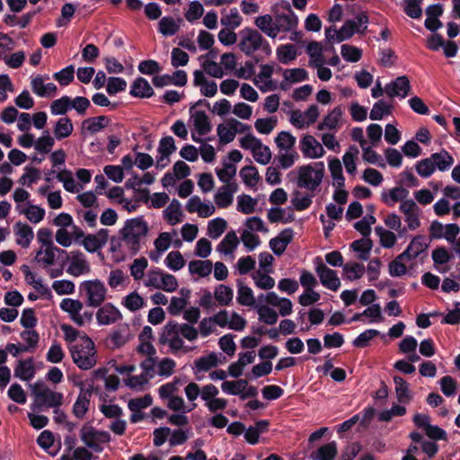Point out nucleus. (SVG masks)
<instances>
[{"instance_id": "0eeeda50", "label": "nucleus", "mask_w": 460, "mask_h": 460, "mask_svg": "<svg viewBox=\"0 0 460 460\" xmlns=\"http://www.w3.org/2000/svg\"><path fill=\"white\" fill-rule=\"evenodd\" d=\"M239 49L247 56L261 49L270 54V47L263 36L256 30L245 28L240 31Z\"/></svg>"}, {"instance_id": "a18cd8bd", "label": "nucleus", "mask_w": 460, "mask_h": 460, "mask_svg": "<svg viewBox=\"0 0 460 460\" xmlns=\"http://www.w3.org/2000/svg\"><path fill=\"white\" fill-rule=\"evenodd\" d=\"M430 158L435 164V169L440 172L448 171L454 164L453 156L445 149L430 155Z\"/></svg>"}, {"instance_id": "8fccbe9b", "label": "nucleus", "mask_w": 460, "mask_h": 460, "mask_svg": "<svg viewBox=\"0 0 460 460\" xmlns=\"http://www.w3.org/2000/svg\"><path fill=\"white\" fill-rule=\"evenodd\" d=\"M164 217L172 226L181 222L183 219V213L181 210V203L178 200L173 199L164 210Z\"/></svg>"}, {"instance_id": "a19ab883", "label": "nucleus", "mask_w": 460, "mask_h": 460, "mask_svg": "<svg viewBox=\"0 0 460 460\" xmlns=\"http://www.w3.org/2000/svg\"><path fill=\"white\" fill-rule=\"evenodd\" d=\"M409 190L403 187H394L384 190L381 194L382 201L388 207H394L397 202H402L408 198Z\"/></svg>"}, {"instance_id": "4c0bfd02", "label": "nucleus", "mask_w": 460, "mask_h": 460, "mask_svg": "<svg viewBox=\"0 0 460 460\" xmlns=\"http://www.w3.org/2000/svg\"><path fill=\"white\" fill-rule=\"evenodd\" d=\"M185 383V377L174 376L171 382L164 384L158 388L159 397L164 401H167L168 399L178 394L180 392V387Z\"/></svg>"}, {"instance_id": "ea45409f", "label": "nucleus", "mask_w": 460, "mask_h": 460, "mask_svg": "<svg viewBox=\"0 0 460 460\" xmlns=\"http://www.w3.org/2000/svg\"><path fill=\"white\" fill-rule=\"evenodd\" d=\"M267 217L271 223H290L295 219L293 209L290 207H275L268 210Z\"/></svg>"}, {"instance_id": "2eb2a0df", "label": "nucleus", "mask_w": 460, "mask_h": 460, "mask_svg": "<svg viewBox=\"0 0 460 460\" xmlns=\"http://www.w3.org/2000/svg\"><path fill=\"white\" fill-rule=\"evenodd\" d=\"M315 272L321 284L327 289L337 291L341 288V280L335 270L328 268L320 257L314 259Z\"/></svg>"}, {"instance_id": "dca6fc26", "label": "nucleus", "mask_w": 460, "mask_h": 460, "mask_svg": "<svg viewBox=\"0 0 460 460\" xmlns=\"http://www.w3.org/2000/svg\"><path fill=\"white\" fill-rule=\"evenodd\" d=\"M221 391L228 395H239L243 400L257 395V389L249 386L245 379L224 381L221 384Z\"/></svg>"}, {"instance_id": "b1692460", "label": "nucleus", "mask_w": 460, "mask_h": 460, "mask_svg": "<svg viewBox=\"0 0 460 460\" xmlns=\"http://www.w3.org/2000/svg\"><path fill=\"white\" fill-rule=\"evenodd\" d=\"M122 318L118 307L111 303L101 306L96 312V321L99 325H111Z\"/></svg>"}, {"instance_id": "69168bd1", "label": "nucleus", "mask_w": 460, "mask_h": 460, "mask_svg": "<svg viewBox=\"0 0 460 460\" xmlns=\"http://www.w3.org/2000/svg\"><path fill=\"white\" fill-rule=\"evenodd\" d=\"M393 106L384 100H379L374 103L369 118L372 120H380L385 116H388L392 113Z\"/></svg>"}, {"instance_id": "f8f14e48", "label": "nucleus", "mask_w": 460, "mask_h": 460, "mask_svg": "<svg viewBox=\"0 0 460 460\" xmlns=\"http://www.w3.org/2000/svg\"><path fill=\"white\" fill-rule=\"evenodd\" d=\"M60 309L67 313L71 320L79 326L90 323L93 319V313L89 311H84V305L81 301L73 298H64L60 302Z\"/></svg>"}, {"instance_id": "c756f323", "label": "nucleus", "mask_w": 460, "mask_h": 460, "mask_svg": "<svg viewBox=\"0 0 460 460\" xmlns=\"http://www.w3.org/2000/svg\"><path fill=\"white\" fill-rule=\"evenodd\" d=\"M221 363V356L217 352H210L208 355L197 358L193 364L195 375L205 373L217 367Z\"/></svg>"}, {"instance_id": "412c9836", "label": "nucleus", "mask_w": 460, "mask_h": 460, "mask_svg": "<svg viewBox=\"0 0 460 460\" xmlns=\"http://www.w3.org/2000/svg\"><path fill=\"white\" fill-rule=\"evenodd\" d=\"M343 112L341 106L334 107L323 118L322 121L317 126V129L319 131L337 132L341 127Z\"/></svg>"}, {"instance_id": "f3484780", "label": "nucleus", "mask_w": 460, "mask_h": 460, "mask_svg": "<svg viewBox=\"0 0 460 460\" xmlns=\"http://www.w3.org/2000/svg\"><path fill=\"white\" fill-rule=\"evenodd\" d=\"M368 17L360 13L353 19L347 20L340 29V40H347L356 33H363L367 27Z\"/></svg>"}, {"instance_id": "7c9ffc66", "label": "nucleus", "mask_w": 460, "mask_h": 460, "mask_svg": "<svg viewBox=\"0 0 460 460\" xmlns=\"http://www.w3.org/2000/svg\"><path fill=\"white\" fill-rule=\"evenodd\" d=\"M13 234L16 243L22 248H28L34 238L32 228L26 223L17 222L13 226Z\"/></svg>"}, {"instance_id": "5701e85b", "label": "nucleus", "mask_w": 460, "mask_h": 460, "mask_svg": "<svg viewBox=\"0 0 460 460\" xmlns=\"http://www.w3.org/2000/svg\"><path fill=\"white\" fill-rule=\"evenodd\" d=\"M22 270L26 283L31 286L40 294V297L47 299L52 297L51 289L44 283L42 278L31 271L28 266H23Z\"/></svg>"}, {"instance_id": "de8ad7c7", "label": "nucleus", "mask_w": 460, "mask_h": 460, "mask_svg": "<svg viewBox=\"0 0 460 460\" xmlns=\"http://www.w3.org/2000/svg\"><path fill=\"white\" fill-rule=\"evenodd\" d=\"M338 453L337 443L329 442L311 454L313 460H333Z\"/></svg>"}, {"instance_id": "aec40b11", "label": "nucleus", "mask_w": 460, "mask_h": 460, "mask_svg": "<svg viewBox=\"0 0 460 460\" xmlns=\"http://www.w3.org/2000/svg\"><path fill=\"white\" fill-rule=\"evenodd\" d=\"M64 253H66V251L57 246L40 247L36 252L35 261L43 269H49L55 264L57 257Z\"/></svg>"}, {"instance_id": "9b49d317", "label": "nucleus", "mask_w": 460, "mask_h": 460, "mask_svg": "<svg viewBox=\"0 0 460 460\" xmlns=\"http://www.w3.org/2000/svg\"><path fill=\"white\" fill-rule=\"evenodd\" d=\"M190 115L191 138L196 143H201L202 137L208 134L212 129L209 118L205 111L196 110L193 107L190 110Z\"/></svg>"}, {"instance_id": "4468645a", "label": "nucleus", "mask_w": 460, "mask_h": 460, "mask_svg": "<svg viewBox=\"0 0 460 460\" xmlns=\"http://www.w3.org/2000/svg\"><path fill=\"white\" fill-rule=\"evenodd\" d=\"M219 390L213 384H207L204 385L202 393V401L205 407L211 413H217L224 411L227 405L228 401L226 398L218 397Z\"/></svg>"}, {"instance_id": "6e6552de", "label": "nucleus", "mask_w": 460, "mask_h": 460, "mask_svg": "<svg viewBox=\"0 0 460 460\" xmlns=\"http://www.w3.org/2000/svg\"><path fill=\"white\" fill-rule=\"evenodd\" d=\"M146 288L161 289L165 292H174L179 284L177 279L158 268L152 269L144 279Z\"/></svg>"}, {"instance_id": "a211bd4d", "label": "nucleus", "mask_w": 460, "mask_h": 460, "mask_svg": "<svg viewBox=\"0 0 460 460\" xmlns=\"http://www.w3.org/2000/svg\"><path fill=\"white\" fill-rule=\"evenodd\" d=\"M460 228L456 224L443 225L438 221H433L429 226V234L432 239H446L449 243H455Z\"/></svg>"}, {"instance_id": "f704fd0d", "label": "nucleus", "mask_w": 460, "mask_h": 460, "mask_svg": "<svg viewBox=\"0 0 460 460\" xmlns=\"http://www.w3.org/2000/svg\"><path fill=\"white\" fill-rule=\"evenodd\" d=\"M292 238L293 230L290 228L285 229L270 241V247L276 255L279 256L286 251Z\"/></svg>"}, {"instance_id": "c9c22d12", "label": "nucleus", "mask_w": 460, "mask_h": 460, "mask_svg": "<svg viewBox=\"0 0 460 460\" xmlns=\"http://www.w3.org/2000/svg\"><path fill=\"white\" fill-rule=\"evenodd\" d=\"M176 150L174 139L172 137H163L158 146L159 156L156 160V166L163 167L168 162L170 155Z\"/></svg>"}, {"instance_id": "a878e982", "label": "nucleus", "mask_w": 460, "mask_h": 460, "mask_svg": "<svg viewBox=\"0 0 460 460\" xmlns=\"http://www.w3.org/2000/svg\"><path fill=\"white\" fill-rule=\"evenodd\" d=\"M274 67L265 64L261 66L259 74L254 77V84L263 93L272 91L276 84L272 81Z\"/></svg>"}, {"instance_id": "338daca9", "label": "nucleus", "mask_w": 460, "mask_h": 460, "mask_svg": "<svg viewBox=\"0 0 460 460\" xmlns=\"http://www.w3.org/2000/svg\"><path fill=\"white\" fill-rule=\"evenodd\" d=\"M41 176L40 169L32 166H25L23 173L20 177L18 182L26 187H31L34 183H37Z\"/></svg>"}, {"instance_id": "4be33fe9", "label": "nucleus", "mask_w": 460, "mask_h": 460, "mask_svg": "<svg viewBox=\"0 0 460 460\" xmlns=\"http://www.w3.org/2000/svg\"><path fill=\"white\" fill-rule=\"evenodd\" d=\"M45 79H49V75H40L31 76V87L32 92L40 98L54 96L57 93V86L53 83H45Z\"/></svg>"}, {"instance_id": "c03bdc74", "label": "nucleus", "mask_w": 460, "mask_h": 460, "mask_svg": "<svg viewBox=\"0 0 460 460\" xmlns=\"http://www.w3.org/2000/svg\"><path fill=\"white\" fill-rule=\"evenodd\" d=\"M129 93L134 97L149 98L154 94V90L146 79L137 77L133 82Z\"/></svg>"}, {"instance_id": "7ed1b4c3", "label": "nucleus", "mask_w": 460, "mask_h": 460, "mask_svg": "<svg viewBox=\"0 0 460 460\" xmlns=\"http://www.w3.org/2000/svg\"><path fill=\"white\" fill-rule=\"evenodd\" d=\"M148 230V224L142 217L126 220L123 227L119 230V246L127 255H136L139 252L141 243L147 235Z\"/></svg>"}, {"instance_id": "393cba45", "label": "nucleus", "mask_w": 460, "mask_h": 460, "mask_svg": "<svg viewBox=\"0 0 460 460\" xmlns=\"http://www.w3.org/2000/svg\"><path fill=\"white\" fill-rule=\"evenodd\" d=\"M411 90L410 81L407 76H398L394 81L387 84L385 87V94L390 97L404 99Z\"/></svg>"}, {"instance_id": "6e6d98bb", "label": "nucleus", "mask_w": 460, "mask_h": 460, "mask_svg": "<svg viewBox=\"0 0 460 460\" xmlns=\"http://www.w3.org/2000/svg\"><path fill=\"white\" fill-rule=\"evenodd\" d=\"M254 23L268 37L276 39L275 17L270 14L261 15L255 19Z\"/></svg>"}, {"instance_id": "3c124183", "label": "nucleus", "mask_w": 460, "mask_h": 460, "mask_svg": "<svg viewBox=\"0 0 460 460\" xmlns=\"http://www.w3.org/2000/svg\"><path fill=\"white\" fill-rule=\"evenodd\" d=\"M270 270H255L252 274V279L256 288L263 290H270L275 286V280L270 276Z\"/></svg>"}, {"instance_id": "f257e3e1", "label": "nucleus", "mask_w": 460, "mask_h": 460, "mask_svg": "<svg viewBox=\"0 0 460 460\" xmlns=\"http://www.w3.org/2000/svg\"><path fill=\"white\" fill-rule=\"evenodd\" d=\"M199 338L197 328L189 323L169 322L166 323L159 336V342L166 345L172 353H187L191 348L185 345L184 339L194 342Z\"/></svg>"}, {"instance_id": "cd10ccee", "label": "nucleus", "mask_w": 460, "mask_h": 460, "mask_svg": "<svg viewBox=\"0 0 460 460\" xmlns=\"http://www.w3.org/2000/svg\"><path fill=\"white\" fill-rule=\"evenodd\" d=\"M236 191V183L224 184L219 187L214 196L216 205L221 208L229 207L233 203L234 195Z\"/></svg>"}, {"instance_id": "20e7f679", "label": "nucleus", "mask_w": 460, "mask_h": 460, "mask_svg": "<svg viewBox=\"0 0 460 460\" xmlns=\"http://www.w3.org/2000/svg\"><path fill=\"white\" fill-rule=\"evenodd\" d=\"M69 350L74 363L79 368L86 370L95 366L94 343L87 335H83L76 343L71 344Z\"/></svg>"}, {"instance_id": "1a4fd4ad", "label": "nucleus", "mask_w": 460, "mask_h": 460, "mask_svg": "<svg viewBox=\"0 0 460 460\" xmlns=\"http://www.w3.org/2000/svg\"><path fill=\"white\" fill-rule=\"evenodd\" d=\"M79 290L82 296L86 299L89 306L98 307L106 298L107 288L100 279L84 280L79 285Z\"/></svg>"}, {"instance_id": "72a5a7b5", "label": "nucleus", "mask_w": 460, "mask_h": 460, "mask_svg": "<svg viewBox=\"0 0 460 460\" xmlns=\"http://www.w3.org/2000/svg\"><path fill=\"white\" fill-rule=\"evenodd\" d=\"M328 169L332 177V187H345V177L343 175V169L341 160L336 157H329Z\"/></svg>"}, {"instance_id": "ddd939ff", "label": "nucleus", "mask_w": 460, "mask_h": 460, "mask_svg": "<svg viewBox=\"0 0 460 460\" xmlns=\"http://www.w3.org/2000/svg\"><path fill=\"white\" fill-rule=\"evenodd\" d=\"M320 111L317 105H310L305 111L294 110L289 112V122L295 128L303 129L315 123L319 118Z\"/></svg>"}, {"instance_id": "6ab92c4d", "label": "nucleus", "mask_w": 460, "mask_h": 460, "mask_svg": "<svg viewBox=\"0 0 460 460\" xmlns=\"http://www.w3.org/2000/svg\"><path fill=\"white\" fill-rule=\"evenodd\" d=\"M299 148L304 157L308 159L322 158L325 155L322 143L312 135H305L301 137Z\"/></svg>"}, {"instance_id": "49530a36", "label": "nucleus", "mask_w": 460, "mask_h": 460, "mask_svg": "<svg viewBox=\"0 0 460 460\" xmlns=\"http://www.w3.org/2000/svg\"><path fill=\"white\" fill-rule=\"evenodd\" d=\"M239 244V239L234 231L228 232L217 244V251L224 255H233Z\"/></svg>"}, {"instance_id": "0e129e2a", "label": "nucleus", "mask_w": 460, "mask_h": 460, "mask_svg": "<svg viewBox=\"0 0 460 460\" xmlns=\"http://www.w3.org/2000/svg\"><path fill=\"white\" fill-rule=\"evenodd\" d=\"M236 299L240 305L245 306H255L257 303L252 289L242 283H238Z\"/></svg>"}, {"instance_id": "09e8293b", "label": "nucleus", "mask_w": 460, "mask_h": 460, "mask_svg": "<svg viewBox=\"0 0 460 460\" xmlns=\"http://www.w3.org/2000/svg\"><path fill=\"white\" fill-rule=\"evenodd\" d=\"M242 22L243 18L240 15L237 8L234 7L231 8L229 11H222L220 22L226 28L235 30L241 25Z\"/></svg>"}, {"instance_id": "9d476101", "label": "nucleus", "mask_w": 460, "mask_h": 460, "mask_svg": "<svg viewBox=\"0 0 460 460\" xmlns=\"http://www.w3.org/2000/svg\"><path fill=\"white\" fill-rule=\"evenodd\" d=\"M65 254L66 255V271L68 275L79 278L91 273V264L84 252L75 250L66 252Z\"/></svg>"}, {"instance_id": "e433bc0d", "label": "nucleus", "mask_w": 460, "mask_h": 460, "mask_svg": "<svg viewBox=\"0 0 460 460\" xmlns=\"http://www.w3.org/2000/svg\"><path fill=\"white\" fill-rule=\"evenodd\" d=\"M188 270L191 276L203 279L211 274L213 263L209 260H193L188 263Z\"/></svg>"}, {"instance_id": "473e14b6", "label": "nucleus", "mask_w": 460, "mask_h": 460, "mask_svg": "<svg viewBox=\"0 0 460 460\" xmlns=\"http://www.w3.org/2000/svg\"><path fill=\"white\" fill-rule=\"evenodd\" d=\"M428 245L429 243L425 236L417 235L411 241L406 250L400 254V258L412 260L422 253L428 248Z\"/></svg>"}, {"instance_id": "58836bf2", "label": "nucleus", "mask_w": 460, "mask_h": 460, "mask_svg": "<svg viewBox=\"0 0 460 460\" xmlns=\"http://www.w3.org/2000/svg\"><path fill=\"white\" fill-rule=\"evenodd\" d=\"M182 20L181 18H173L172 16H164L158 22L157 31L164 37H172L178 33Z\"/></svg>"}, {"instance_id": "052dcab7", "label": "nucleus", "mask_w": 460, "mask_h": 460, "mask_svg": "<svg viewBox=\"0 0 460 460\" xmlns=\"http://www.w3.org/2000/svg\"><path fill=\"white\" fill-rule=\"evenodd\" d=\"M16 377L23 381H30L34 377L35 368L31 359L20 360L14 369Z\"/></svg>"}, {"instance_id": "f03ea898", "label": "nucleus", "mask_w": 460, "mask_h": 460, "mask_svg": "<svg viewBox=\"0 0 460 460\" xmlns=\"http://www.w3.org/2000/svg\"><path fill=\"white\" fill-rule=\"evenodd\" d=\"M273 307H278L281 316L290 315L293 312V304L290 299L279 296L275 292L270 291L261 294L257 297L255 309L259 321L272 325L278 322V313Z\"/></svg>"}, {"instance_id": "79ce46f5", "label": "nucleus", "mask_w": 460, "mask_h": 460, "mask_svg": "<svg viewBox=\"0 0 460 460\" xmlns=\"http://www.w3.org/2000/svg\"><path fill=\"white\" fill-rule=\"evenodd\" d=\"M16 209L20 214L24 215L31 223L35 225L41 222L46 215V211L43 208L30 203L25 207L18 205Z\"/></svg>"}, {"instance_id": "c85d7f7f", "label": "nucleus", "mask_w": 460, "mask_h": 460, "mask_svg": "<svg viewBox=\"0 0 460 460\" xmlns=\"http://www.w3.org/2000/svg\"><path fill=\"white\" fill-rule=\"evenodd\" d=\"M298 25V18L292 11L275 15L276 37L280 32L293 31Z\"/></svg>"}, {"instance_id": "bb28decb", "label": "nucleus", "mask_w": 460, "mask_h": 460, "mask_svg": "<svg viewBox=\"0 0 460 460\" xmlns=\"http://www.w3.org/2000/svg\"><path fill=\"white\" fill-rule=\"evenodd\" d=\"M186 209L190 213H197L201 217H208L215 211V206L210 202H203L199 197L192 196L186 204Z\"/></svg>"}, {"instance_id": "bf43d9fd", "label": "nucleus", "mask_w": 460, "mask_h": 460, "mask_svg": "<svg viewBox=\"0 0 460 460\" xmlns=\"http://www.w3.org/2000/svg\"><path fill=\"white\" fill-rule=\"evenodd\" d=\"M359 151L357 146H350L342 156V163L346 172L354 176L357 172L356 160L358 156Z\"/></svg>"}, {"instance_id": "2f4dec72", "label": "nucleus", "mask_w": 460, "mask_h": 460, "mask_svg": "<svg viewBox=\"0 0 460 460\" xmlns=\"http://www.w3.org/2000/svg\"><path fill=\"white\" fill-rule=\"evenodd\" d=\"M172 236L169 233H161L154 241L155 249L149 252V258L155 262H158L163 254L170 248Z\"/></svg>"}, {"instance_id": "13d9d810", "label": "nucleus", "mask_w": 460, "mask_h": 460, "mask_svg": "<svg viewBox=\"0 0 460 460\" xmlns=\"http://www.w3.org/2000/svg\"><path fill=\"white\" fill-rule=\"evenodd\" d=\"M213 294L220 306H228L232 304L234 292L230 287L220 284L215 288Z\"/></svg>"}, {"instance_id": "603ef678", "label": "nucleus", "mask_w": 460, "mask_h": 460, "mask_svg": "<svg viewBox=\"0 0 460 460\" xmlns=\"http://www.w3.org/2000/svg\"><path fill=\"white\" fill-rule=\"evenodd\" d=\"M276 55L281 64H289L297 57V48L291 43L283 44L277 48Z\"/></svg>"}, {"instance_id": "37998d69", "label": "nucleus", "mask_w": 460, "mask_h": 460, "mask_svg": "<svg viewBox=\"0 0 460 460\" xmlns=\"http://www.w3.org/2000/svg\"><path fill=\"white\" fill-rule=\"evenodd\" d=\"M73 131L74 125L72 120L67 117H61L56 121L53 127V137L57 140H62L69 137Z\"/></svg>"}, {"instance_id": "5fc2aeb1", "label": "nucleus", "mask_w": 460, "mask_h": 460, "mask_svg": "<svg viewBox=\"0 0 460 460\" xmlns=\"http://www.w3.org/2000/svg\"><path fill=\"white\" fill-rule=\"evenodd\" d=\"M366 271L364 264L358 262H347L342 267V277L350 281L360 279Z\"/></svg>"}, {"instance_id": "680f3d73", "label": "nucleus", "mask_w": 460, "mask_h": 460, "mask_svg": "<svg viewBox=\"0 0 460 460\" xmlns=\"http://www.w3.org/2000/svg\"><path fill=\"white\" fill-rule=\"evenodd\" d=\"M109 123V119L105 116H98L86 119L83 121V129L88 133L93 134L101 131Z\"/></svg>"}, {"instance_id": "39448f33", "label": "nucleus", "mask_w": 460, "mask_h": 460, "mask_svg": "<svg viewBox=\"0 0 460 460\" xmlns=\"http://www.w3.org/2000/svg\"><path fill=\"white\" fill-rule=\"evenodd\" d=\"M325 172L323 162L311 163L297 170V185L307 190H315L322 183Z\"/></svg>"}, {"instance_id": "864d4df0", "label": "nucleus", "mask_w": 460, "mask_h": 460, "mask_svg": "<svg viewBox=\"0 0 460 460\" xmlns=\"http://www.w3.org/2000/svg\"><path fill=\"white\" fill-rule=\"evenodd\" d=\"M128 332L127 326L114 330L108 337L107 343L112 349H119L128 341Z\"/></svg>"}, {"instance_id": "423d86ee", "label": "nucleus", "mask_w": 460, "mask_h": 460, "mask_svg": "<svg viewBox=\"0 0 460 460\" xmlns=\"http://www.w3.org/2000/svg\"><path fill=\"white\" fill-rule=\"evenodd\" d=\"M35 401L31 409L36 411L41 407L54 408L62 403L63 394L49 389L43 382L38 381L31 385Z\"/></svg>"}, {"instance_id": "4d7b16f0", "label": "nucleus", "mask_w": 460, "mask_h": 460, "mask_svg": "<svg viewBox=\"0 0 460 460\" xmlns=\"http://www.w3.org/2000/svg\"><path fill=\"white\" fill-rule=\"evenodd\" d=\"M394 382L395 385V394L397 400L401 403H408L412 398L409 388V384L399 376H394Z\"/></svg>"}, {"instance_id": "e2e57ef3", "label": "nucleus", "mask_w": 460, "mask_h": 460, "mask_svg": "<svg viewBox=\"0 0 460 460\" xmlns=\"http://www.w3.org/2000/svg\"><path fill=\"white\" fill-rule=\"evenodd\" d=\"M106 242L107 238L105 235L88 234L84 236L82 244L88 252L93 253L102 249Z\"/></svg>"}, {"instance_id": "774afa93", "label": "nucleus", "mask_w": 460, "mask_h": 460, "mask_svg": "<svg viewBox=\"0 0 460 460\" xmlns=\"http://www.w3.org/2000/svg\"><path fill=\"white\" fill-rule=\"evenodd\" d=\"M227 223L222 217H216L210 220L208 224L207 234L211 239L219 238L226 229Z\"/></svg>"}]
</instances>
